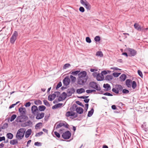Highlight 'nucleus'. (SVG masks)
<instances>
[{
  "label": "nucleus",
  "instance_id": "64",
  "mask_svg": "<svg viewBox=\"0 0 148 148\" xmlns=\"http://www.w3.org/2000/svg\"><path fill=\"white\" fill-rule=\"evenodd\" d=\"M111 108L113 110H115L116 109V108L115 105H113L111 106Z\"/></svg>",
  "mask_w": 148,
  "mask_h": 148
},
{
  "label": "nucleus",
  "instance_id": "38",
  "mask_svg": "<svg viewBox=\"0 0 148 148\" xmlns=\"http://www.w3.org/2000/svg\"><path fill=\"white\" fill-rule=\"evenodd\" d=\"M16 114H13L11 117L10 121L12 122L16 118Z\"/></svg>",
  "mask_w": 148,
  "mask_h": 148
},
{
  "label": "nucleus",
  "instance_id": "24",
  "mask_svg": "<svg viewBox=\"0 0 148 148\" xmlns=\"http://www.w3.org/2000/svg\"><path fill=\"white\" fill-rule=\"evenodd\" d=\"M77 92L79 94H81L85 92V90L83 88L78 89L76 90Z\"/></svg>",
  "mask_w": 148,
  "mask_h": 148
},
{
  "label": "nucleus",
  "instance_id": "44",
  "mask_svg": "<svg viewBox=\"0 0 148 148\" xmlns=\"http://www.w3.org/2000/svg\"><path fill=\"white\" fill-rule=\"evenodd\" d=\"M94 40L96 42H99L100 40V38L99 36H96L95 37Z\"/></svg>",
  "mask_w": 148,
  "mask_h": 148
},
{
  "label": "nucleus",
  "instance_id": "4",
  "mask_svg": "<svg viewBox=\"0 0 148 148\" xmlns=\"http://www.w3.org/2000/svg\"><path fill=\"white\" fill-rule=\"evenodd\" d=\"M123 89L122 86L120 85H116L114 88L112 89V91L116 94H118L120 91H121Z\"/></svg>",
  "mask_w": 148,
  "mask_h": 148
},
{
  "label": "nucleus",
  "instance_id": "28",
  "mask_svg": "<svg viewBox=\"0 0 148 148\" xmlns=\"http://www.w3.org/2000/svg\"><path fill=\"white\" fill-rule=\"evenodd\" d=\"M112 79L113 76L111 75H107L105 77V79L108 81H110Z\"/></svg>",
  "mask_w": 148,
  "mask_h": 148
},
{
  "label": "nucleus",
  "instance_id": "43",
  "mask_svg": "<svg viewBox=\"0 0 148 148\" xmlns=\"http://www.w3.org/2000/svg\"><path fill=\"white\" fill-rule=\"evenodd\" d=\"M96 92L95 90H87L86 91V92L87 93H90L92 92Z\"/></svg>",
  "mask_w": 148,
  "mask_h": 148
},
{
  "label": "nucleus",
  "instance_id": "26",
  "mask_svg": "<svg viewBox=\"0 0 148 148\" xmlns=\"http://www.w3.org/2000/svg\"><path fill=\"white\" fill-rule=\"evenodd\" d=\"M126 77V76L125 74H122L120 77V80L121 81H124Z\"/></svg>",
  "mask_w": 148,
  "mask_h": 148
},
{
  "label": "nucleus",
  "instance_id": "62",
  "mask_svg": "<svg viewBox=\"0 0 148 148\" xmlns=\"http://www.w3.org/2000/svg\"><path fill=\"white\" fill-rule=\"evenodd\" d=\"M64 100V99L61 96L59 97L58 98V100L59 101H61Z\"/></svg>",
  "mask_w": 148,
  "mask_h": 148
},
{
  "label": "nucleus",
  "instance_id": "9",
  "mask_svg": "<svg viewBox=\"0 0 148 148\" xmlns=\"http://www.w3.org/2000/svg\"><path fill=\"white\" fill-rule=\"evenodd\" d=\"M88 79L78 78L77 83L79 85H83L87 81Z\"/></svg>",
  "mask_w": 148,
  "mask_h": 148
},
{
  "label": "nucleus",
  "instance_id": "48",
  "mask_svg": "<svg viewBox=\"0 0 148 148\" xmlns=\"http://www.w3.org/2000/svg\"><path fill=\"white\" fill-rule=\"evenodd\" d=\"M55 95V97H58L60 95V93L59 92H56L55 93H53Z\"/></svg>",
  "mask_w": 148,
  "mask_h": 148
},
{
  "label": "nucleus",
  "instance_id": "6",
  "mask_svg": "<svg viewBox=\"0 0 148 148\" xmlns=\"http://www.w3.org/2000/svg\"><path fill=\"white\" fill-rule=\"evenodd\" d=\"M63 126L65 128H67L69 127V125L65 122L63 121L62 122L59 123L57 125L56 129H57Z\"/></svg>",
  "mask_w": 148,
  "mask_h": 148
},
{
  "label": "nucleus",
  "instance_id": "13",
  "mask_svg": "<svg viewBox=\"0 0 148 148\" xmlns=\"http://www.w3.org/2000/svg\"><path fill=\"white\" fill-rule=\"evenodd\" d=\"M36 115V119H37L39 120L42 119L44 117L45 113L44 112L40 113L38 112Z\"/></svg>",
  "mask_w": 148,
  "mask_h": 148
},
{
  "label": "nucleus",
  "instance_id": "11",
  "mask_svg": "<svg viewBox=\"0 0 148 148\" xmlns=\"http://www.w3.org/2000/svg\"><path fill=\"white\" fill-rule=\"evenodd\" d=\"M130 56H135L137 53V51L131 48H129L128 49Z\"/></svg>",
  "mask_w": 148,
  "mask_h": 148
},
{
  "label": "nucleus",
  "instance_id": "34",
  "mask_svg": "<svg viewBox=\"0 0 148 148\" xmlns=\"http://www.w3.org/2000/svg\"><path fill=\"white\" fill-rule=\"evenodd\" d=\"M132 86L133 89L135 88L136 86V84L135 81H133L132 83Z\"/></svg>",
  "mask_w": 148,
  "mask_h": 148
},
{
  "label": "nucleus",
  "instance_id": "49",
  "mask_svg": "<svg viewBox=\"0 0 148 148\" xmlns=\"http://www.w3.org/2000/svg\"><path fill=\"white\" fill-rule=\"evenodd\" d=\"M86 42L88 43H90L91 42V40L89 37H87L86 38Z\"/></svg>",
  "mask_w": 148,
  "mask_h": 148
},
{
  "label": "nucleus",
  "instance_id": "37",
  "mask_svg": "<svg viewBox=\"0 0 148 148\" xmlns=\"http://www.w3.org/2000/svg\"><path fill=\"white\" fill-rule=\"evenodd\" d=\"M67 94L65 92H63L61 95V96L63 97L64 99H65L66 97Z\"/></svg>",
  "mask_w": 148,
  "mask_h": 148
},
{
  "label": "nucleus",
  "instance_id": "8",
  "mask_svg": "<svg viewBox=\"0 0 148 148\" xmlns=\"http://www.w3.org/2000/svg\"><path fill=\"white\" fill-rule=\"evenodd\" d=\"M87 73L86 71H83L79 73L78 74V78L88 79L86 76Z\"/></svg>",
  "mask_w": 148,
  "mask_h": 148
},
{
  "label": "nucleus",
  "instance_id": "52",
  "mask_svg": "<svg viewBox=\"0 0 148 148\" xmlns=\"http://www.w3.org/2000/svg\"><path fill=\"white\" fill-rule=\"evenodd\" d=\"M22 119V117L21 116H18L17 118V119L18 120V122H22V121L21 120Z\"/></svg>",
  "mask_w": 148,
  "mask_h": 148
},
{
  "label": "nucleus",
  "instance_id": "42",
  "mask_svg": "<svg viewBox=\"0 0 148 148\" xmlns=\"http://www.w3.org/2000/svg\"><path fill=\"white\" fill-rule=\"evenodd\" d=\"M70 66L71 65L69 64H66L64 65L63 66V68L64 69H66V68H69Z\"/></svg>",
  "mask_w": 148,
  "mask_h": 148
},
{
  "label": "nucleus",
  "instance_id": "60",
  "mask_svg": "<svg viewBox=\"0 0 148 148\" xmlns=\"http://www.w3.org/2000/svg\"><path fill=\"white\" fill-rule=\"evenodd\" d=\"M111 69H114L115 70H121V69H119L118 68L115 67H111Z\"/></svg>",
  "mask_w": 148,
  "mask_h": 148
},
{
  "label": "nucleus",
  "instance_id": "55",
  "mask_svg": "<svg viewBox=\"0 0 148 148\" xmlns=\"http://www.w3.org/2000/svg\"><path fill=\"white\" fill-rule=\"evenodd\" d=\"M34 145L36 146H40L41 145V143H40L38 142H35L34 143Z\"/></svg>",
  "mask_w": 148,
  "mask_h": 148
},
{
  "label": "nucleus",
  "instance_id": "7",
  "mask_svg": "<svg viewBox=\"0 0 148 148\" xmlns=\"http://www.w3.org/2000/svg\"><path fill=\"white\" fill-rule=\"evenodd\" d=\"M18 36V33L16 31H14L10 39L11 43L14 44L15 41Z\"/></svg>",
  "mask_w": 148,
  "mask_h": 148
},
{
  "label": "nucleus",
  "instance_id": "63",
  "mask_svg": "<svg viewBox=\"0 0 148 148\" xmlns=\"http://www.w3.org/2000/svg\"><path fill=\"white\" fill-rule=\"evenodd\" d=\"M107 73L106 71H102L101 73V74H102L103 75H106V74H107Z\"/></svg>",
  "mask_w": 148,
  "mask_h": 148
},
{
  "label": "nucleus",
  "instance_id": "31",
  "mask_svg": "<svg viewBox=\"0 0 148 148\" xmlns=\"http://www.w3.org/2000/svg\"><path fill=\"white\" fill-rule=\"evenodd\" d=\"M18 139H14L10 141V143L11 145H14L18 143L17 141Z\"/></svg>",
  "mask_w": 148,
  "mask_h": 148
},
{
  "label": "nucleus",
  "instance_id": "21",
  "mask_svg": "<svg viewBox=\"0 0 148 148\" xmlns=\"http://www.w3.org/2000/svg\"><path fill=\"white\" fill-rule=\"evenodd\" d=\"M103 87L108 91L111 90V87L110 85L108 84H104L103 85Z\"/></svg>",
  "mask_w": 148,
  "mask_h": 148
},
{
  "label": "nucleus",
  "instance_id": "40",
  "mask_svg": "<svg viewBox=\"0 0 148 148\" xmlns=\"http://www.w3.org/2000/svg\"><path fill=\"white\" fill-rule=\"evenodd\" d=\"M42 124V123L41 122H40L39 123H38L35 126V128L36 129H38V128H39L40 126V125H41Z\"/></svg>",
  "mask_w": 148,
  "mask_h": 148
},
{
  "label": "nucleus",
  "instance_id": "53",
  "mask_svg": "<svg viewBox=\"0 0 148 148\" xmlns=\"http://www.w3.org/2000/svg\"><path fill=\"white\" fill-rule=\"evenodd\" d=\"M79 10L81 12H83L84 11V9L82 7H80L79 8Z\"/></svg>",
  "mask_w": 148,
  "mask_h": 148
},
{
  "label": "nucleus",
  "instance_id": "12",
  "mask_svg": "<svg viewBox=\"0 0 148 148\" xmlns=\"http://www.w3.org/2000/svg\"><path fill=\"white\" fill-rule=\"evenodd\" d=\"M70 79L68 76L66 77L63 80V83L64 85L67 86L70 83Z\"/></svg>",
  "mask_w": 148,
  "mask_h": 148
},
{
  "label": "nucleus",
  "instance_id": "14",
  "mask_svg": "<svg viewBox=\"0 0 148 148\" xmlns=\"http://www.w3.org/2000/svg\"><path fill=\"white\" fill-rule=\"evenodd\" d=\"M65 116L66 117L73 116H75V118L77 116V115H75V113L74 112L70 111L67 112L66 113Z\"/></svg>",
  "mask_w": 148,
  "mask_h": 148
},
{
  "label": "nucleus",
  "instance_id": "27",
  "mask_svg": "<svg viewBox=\"0 0 148 148\" xmlns=\"http://www.w3.org/2000/svg\"><path fill=\"white\" fill-rule=\"evenodd\" d=\"M46 109V107L44 106H41L38 107V109L40 111H43Z\"/></svg>",
  "mask_w": 148,
  "mask_h": 148
},
{
  "label": "nucleus",
  "instance_id": "46",
  "mask_svg": "<svg viewBox=\"0 0 148 148\" xmlns=\"http://www.w3.org/2000/svg\"><path fill=\"white\" fill-rule=\"evenodd\" d=\"M76 103L77 104L83 107H84V105L82 104V103L79 101H76Z\"/></svg>",
  "mask_w": 148,
  "mask_h": 148
},
{
  "label": "nucleus",
  "instance_id": "16",
  "mask_svg": "<svg viewBox=\"0 0 148 148\" xmlns=\"http://www.w3.org/2000/svg\"><path fill=\"white\" fill-rule=\"evenodd\" d=\"M74 90L73 88L69 89L67 91V94L68 96H71L73 93L74 92Z\"/></svg>",
  "mask_w": 148,
  "mask_h": 148
},
{
  "label": "nucleus",
  "instance_id": "51",
  "mask_svg": "<svg viewBox=\"0 0 148 148\" xmlns=\"http://www.w3.org/2000/svg\"><path fill=\"white\" fill-rule=\"evenodd\" d=\"M138 73L139 75L141 77H142L143 75L142 72L140 70H138Z\"/></svg>",
  "mask_w": 148,
  "mask_h": 148
},
{
  "label": "nucleus",
  "instance_id": "23",
  "mask_svg": "<svg viewBox=\"0 0 148 148\" xmlns=\"http://www.w3.org/2000/svg\"><path fill=\"white\" fill-rule=\"evenodd\" d=\"M19 112L21 113L22 115L25 114L26 112V110L25 108H20L18 109Z\"/></svg>",
  "mask_w": 148,
  "mask_h": 148
},
{
  "label": "nucleus",
  "instance_id": "41",
  "mask_svg": "<svg viewBox=\"0 0 148 148\" xmlns=\"http://www.w3.org/2000/svg\"><path fill=\"white\" fill-rule=\"evenodd\" d=\"M121 73H113L112 75L114 77H118L120 74Z\"/></svg>",
  "mask_w": 148,
  "mask_h": 148
},
{
  "label": "nucleus",
  "instance_id": "47",
  "mask_svg": "<svg viewBox=\"0 0 148 148\" xmlns=\"http://www.w3.org/2000/svg\"><path fill=\"white\" fill-rule=\"evenodd\" d=\"M122 92L124 94H127L129 93V91L125 89L123 90Z\"/></svg>",
  "mask_w": 148,
  "mask_h": 148
},
{
  "label": "nucleus",
  "instance_id": "25",
  "mask_svg": "<svg viewBox=\"0 0 148 148\" xmlns=\"http://www.w3.org/2000/svg\"><path fill=\"white\" fill-rule=\"evenodd\" d=\"M32 122L30 120L28 121L27 122H26L24 124V127H27L30 126L32 125Z\"/></svg>",
  "mask_w": 148,
  "mask_h": 148
},
{
  "label": "nucleus",
  "instance_id": "17",
  "mask_svg": "<svg viewBox=\"0 0 148 148\" xmlns=\"http://www.w3.org/2000/svg\"><path fill=\"white\" fill-rule=\"evenodd\" d=\"M132 83V81L130 79H127L125 81L126 85L128 88H131V87Z\"/></svg>",
  "mask_w": 148,
  "mask_h": 148
},
{
  "label": "nucleus",
  "instance_id": "5",
  "mask_svg": "<svg viewBox=\"0 0 148 148\" xmlns=\"http://www.w3.org/2000/svg\"><path fill=\"white\" fill-rule=\"evenodd\" d=\"M71 136V132L69 131H66L63 133L62 136L63 138L67 139L70 138Z\"/></svg>",
  "mask_w": 148,
  "mask_h": 148
},
{
  "label": "nucleus",
  "instance_id": "35",
  "mask_svg": "<svg viewBox=\"0 0 148 148\" xmlns=\"http://www.w3.org/2000/svg\"><path fill=\"white\" fill-rule=\"evenodd\" d=\"M80 71H73L71 73L72 75H76L79 73Z\"/></svg>",
  "mask_w": 148,
  "mask_h": 148
},
{
  "label": "nucleus",
  "instance_id": "57",
  "mask_svg": "<svg viewBox=\"0 0 148 148\" xmlns=\"http://www.w3.org/2000/svg\"><path fill=\"white\" fill-rule=\"evenodd\" d=\"M31 104V103L30 102H29L26 103L25 106L26 107H28L30 106Z\"/></svg>",
  "mask_w": 148,
  "mask_h": 148
},
{
  "label": "nucleus",
  "instance_id": "10",
  "mask_svg": "<svg viewBox=\"0 0 148 148\" xmlns=\"http://www.w3.org/2000/svg\"><path fill=\"white\" fill-rule=\"evenodd\" d=\"M31 111L32 114L36 115V114H37L39 112V110L37 107L36 106H33L31 108Z\"/></svg>",
  "mask_w": 148,
  "mask_h": 148
},
{
  "label": "nucleus",
  "instance_id": "56",
  "mask_svg": "<svg viewBox=\"0 0 148 148\" xmlns=\"http://www.w3.org/2000/svg\"><path fill=\"white\" fill-rule=\"evenodd\" d=\"M62 105L63 104L62 103H59L56 104V107L58 108L61 107Z\"/></svg>",
  "mask_w": 148,
  "mask_h": 148
},
{
  "label": "nucleus",
  "instance_id": "32",
  "mask_svg": "<svg viewBox=\"0 0 148 148\" xmlns=\"http://www.w3.org/2000/svg\"><path fill=\"white\" fill-rule=\"evenodd\" d=\"M70 79L71 80V82L73 83H74L75 82L76 78L75 77L73 76V75H71L70 76Z\"/></svg>",
  "mask_w": 148,
  "mask_h": 148
},
{
  "label": "nucleus",
  "instance_id": "1",
  "mask_svg": "<svg viewBox=\"0 0 148 148\" xmlns=\"http://www.w3.org/2000/svg\"><path fill=\"white\" fill-rule=\"evenodd\" d=\"M26 129L24 128H21L18 130L16 135V138L20 140L24 137Z\"/></svg>",
  "mask_w": 148,
  "mask_h": 148
},
{
  "label": "nucleus",
  "instance_id": "19",
  "mask_svg": "<svg viewBox=\"0 0 148 148\" xmlns=\"http://www.w3.org/2000/svg\"><path fill=\"white\" fill-rule=\"evenodd\" d=\"M77 112L79 114H82L84 111L83 109L80 107L77 108L76 109Z\"/></svg>",
  "mask_w": 148,
  "mask_h": 148
},
{
  "label": "nucleus",
  "instance_id": "2",
  "mask_svg": "<svg viewBox=\"0 0 148 148\" xmlns=\"http://www.w3.org/2000/svg\"><path fill=\"white\" fill-rule=\"evenodd\" d=\"M88 88H92L94 89V90H96L97 91H100L101 90V88L99 85L93 81L89 83Z\"/></svg>",
  "mask_w": 148,
  "mask_h": 148
},
{
  "label": "nucleus",
  "instance_id": "36",
  "mask_svg": "<svg viewBox=\"0 0 148 148\" xmlns=\"http://www.w3.org/2000/svg\"><path fill=\"white\" fill-rule=\"evenodd\" d=\"M34 103L35 105H37L42 104V101L40 100H36L34 101Z\"/></svg>",
  "mask_w": 148,
  "mask_h": 148
},
{
  "label": "nucleus",
  "instance_id": "30",
  "mask_svg": "<svg viewBox=\"0 0 148 148\" xmlns=\"http://www.w3.org/2000/svg\"><path fill=\"white\" fill-rule=\"evenodd\" d=\"M94 111V109L93 108H92L88 112V117L91 116L93 114Z\"/></svg>",
  "mask_w": 148,
  "mask_h": 148
},
{
  "label": "nucleus",
  "instance_id": "54",
  "mask_svg": "<svg viewBox=\"0 0 148 148\" xmlns=\"http://www.w3.org/2000/svg\"><path fill=\"white\" fill-rule=\"evenodd\" d=\"M54 134L58 138H60V134L56 132H54Z\"/></svg>",
  "mask_w": 148,
  "mask_h": 148
},
{
  "label": "nucleus",
  "instance_id": "61",
  "mask_svg": "<svg viewBox=\"0 0 148 148\" xmlns=\"http://www.w3.org/2000/svg\"><path fill=\"white\" fill-rule=\"evenodd\" d=\"M5 140V138L4 136L0 137V142L2 141L3 140Z\"/></svg>",
  "mask_w": 148,
  "mask_h": 148
},
{
  "label": "nucleus",
  "instance_id": "45",
  "mask_svg": "<svg viewBox=\"0 0 148 148\" xmlns=\"http://www.w3.org/2000/svg\"><path fill=\"white\" fill-rule=\"evenodd\" d=\"M43 134V132H40L38 133L35 135V136L39 137L42 135Z\"/></svg>",
  "mask_w": 148,
  "mask_h": 148
},
{
  "label": "nucleus",
  "instance_id": "58",
  "mask_svg": "<svg viewBox=\"0 0 148 148\" xmlns=\"http://www.w3.org/2000/svg\"><path fill=\"white\" fill-rule=\"evenodd\" d=\"M104 95L108 96H112L113 95L112 94L109 92H106L103 94Z\"/></svg>",
  "mask_w": 148,
  "mask_h": 148
},
{
  "label": "nucleus",
  "instance_id": "50",
  "mask_svg": "<svg viewBox=\"0 0 148 148\" xmlns=\"http://www.w3.org/2000/svg\"><path fill=\"white\" fill-rule=\"evenodd\" d=\"M62 85V83L61 82H60L58 83V84H57L56 87V89H58Z\"/></svg>",
  "mask_w": 148,
  "mask_h": 148
},
{
  "label": "nucleus",
  "instance_id": "15",
  "mask_svg": "<svg viewBox=\"0 0 148 148\" xmlns=\"http://www.w3.org/2000/svg\"><path fill=\"white\" fill-rule=\"evenodd\" d=\"M96 78L97 81H101L103 79L104 77L102 74H101L99 73L97 75Z\"/></svg>",
  "mask_w": 148,
  "mask_h": 148
},
{
  "label": "nucleus",
  "instance_id": "33",
  "mask_svg": "<svg viewBox=\"0 0 148 148\" xmlns=\"http://www.w3.org/2000/svg\"><path fill=\"white\" fill-rule=\"evenodd\" d=\"M96 55L97 56H99L100 57H102L103 56L102 52L99 51L97 52L96 53Z\"/></svg>",
  "mask_w": 148,
  "mask_h": 148
},
{
  "label": "nucleus",
  "instance_id": "18",
  "mask_svg": "<svg viewBox=\"0 0 148 148\" xmlns=\"http://www.w3.org/2000/svg\"><path fill=\"white\" fill-rule=\"evenodd\" d=\"M134 26L135 28L138 31H141L142 30L141 26L137 23H135Z\"/></svg>",
  "mask_w": 148,
  "mask_h": 148
},
{
  "label": "nucleus",
  "instance_id": "3",
  "mask_svg": "<svg viewBox=\"0 0 148 148\" xmlns=\"http://www.w3.org/2000/svg\"><path fill=\"white\" fill-rule=\"evenodd\" d=\"M80 3L88 10H90L91 8V6L90 3L86 0H80Z\"/></svg>",
  "mask_w": 148,
  "mask_h": 148
},
{
  "label": "nucleus",
  "instance_id": "22",
  "mask_svg": "<svg viewBox=\"0 0 148 148\" xmlns=\"http://www.w3.org/2000/svg\"><path fill=\"white\" fill-rule=\"evenodd\" d=\"M31 132L32 130L31 129H28L27 131L25 134V137L26 138H27L29 136L31 135Z\"/></svg>",
  "mask_w": 148,
  "mask_h": 148
},
{
  "label": "nucleus",
  "instance_id": "39",
  "mask_svg": "<svg viewBox=\"0 0 148 148\" xmlns=\"http://www.w3.org/2000/svg\"><path fill=\"white\" fill-rule=\"evenodd\" d=\"M43 102L44 104L48 106H50V104H49V102L47 101V100L44 99L43 100Z\"/></svg>",
  "mask_w": 148,
  "mask_h": 148
},
{
  "label": "nucleus",
  "instance_id": "29",
  "mask_svg": "<svg viewBox=\"0 0 148 148\" xmlns=\"http://www.w3.org/2000/svg\"><path fill=\"white\" fill-rule=\"evenodd\" d=\"M6 136L9 139H12L13 137V134L10 133H8L7 134Z\"/></svg>",
  "mask_w": 148,
  "mask_h": 148
},
{
  "label": "nucleus",
  "instance_id": "59",
  "mask_svg": "<svg viewBox=\"0 0 148 148\" xmlns=\"http://www.w3.org/2000/svg\"><path fill=\"white\" fill-rule=\"evenodd\" d=\"M88 96H81L78 97V98L81 99H86L88 98Z\"/></svg>",
  "mask_w": 148,
  "mask_h": 148
},
{
  "label": "nucleus",
  "instance_id": "20",
  "mask_svg": "<svg viewBox=\"0 0 148 148\" xmlns=\"http://www.w3.org/2000/svg\"><path fill=\"white\" fill-rule=\"evenodd\" d=\"M55 98V95L54 94L50 95H49L48 97V100L50 101H52Z\"/></svg>",
  "mask_w": 148,
  "mask_h": 148
}]
</instances>
